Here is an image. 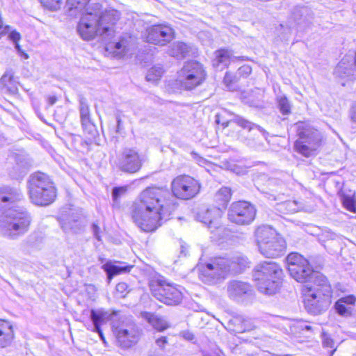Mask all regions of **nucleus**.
<instances>
[{
  "label": "nucleus",
  "mask_w": 356,
  "mask_h": 356,
  "mask_svg": "<svg viewBox=\"0 0 356 356\" xmlns=\"http://www.w3.org/2000/svg\"><path fill=\"white\" fill-rule=\"evenodd\" d=\"M227 260L229 266V273H241L249 264L247 257L241 255L234 257L231 259H227Z\"/></svg>",
  "instance_id": "31"
},
{
  "label": "nucleus",
  "mask_w": 356,
  "mask_h": 356,
  "mask_svg": "<svg viewBox=\"0 0 356 356\" xmlns=\"http://www.w3.org/2000/svg\"><path fill=\"white\" fill-rule=\"evenodd\" d=\"M227 296L235 301L243 302L253 295L252 286L247 282L232 280L227 285Z\"/></svg>",
  "instance_id": "18"
},
{
  "label": "nucleus",
  "mask_w": 356,
  "mask_h": 356,
  "mask_svg": "<svg viewBox=\"0 0 356 356\" xmlns=\"http://www.w3.org/2000/svg\"><path fill=\"white\" fill-rule=\"evenodd\" d=\"M230 323H232L234 325L233 330H234V332H235L236 333H243V332L248 331L249 327H246V328H245V327L243 326V316L234 317L233 319H232L230 321Z\"/></svg>",
  "instance_id": "36"
},
{
  "label": "nucleus",
  "mask_w": 356,
  "mask_h": 356,
  "mask_svg": "<svg viewBox=\"0 0 356 356\" xmlns=\"http://www.w3.org/2000/svg\"><path fill=\"white\" fill-rule=\"evenodd\" d=\"M354 65H355V67H356V53H355V56Z\"/></svg>",
  "instance_id": "59"
},
{
  "label": "nucleus",
  "mask_w": 356,
  "mask_h": 356,
  "mask_svg": "<svg viewBox=\"0 0 356 356\" xmlns=\"http://www.w3.org/2000/svg\"><path fill=\"white\" fill-rule=\"evenodd\" d=\"M356 69L353 64L348 62L346 58H343L334 69V74L341 78H347L353 80L355 76Z\"/></svg>",
  "instance_id": "25"
},
{
  "label": "nucleus",
  "mask_w": 356,
  "mask_h": 356,
  "mask_svg": "<svg viewBox=\"0 0 356 356\" xmlns=\"http://www.w3.org/2000/svg\"><path fill=\"white\" fill-rule=\"evenodd\" d=\"M116 120H117V130H116V131L117 132H120V130L121 129L122 120H121L120 116H117L116 117Z\"/></svg>",
  "instance_id": "58"
},
{
  "label": "nucleus",
  "mask_w": 356,
  "mask_h": 356,
  "mask_svg": "<svg viewBox=\"0 0 356 356\" xmlns=\"http://www.w3.org/2000/svg\"><path fill=\"white\" fill-rule=\"evenodd\" d=\"M44 7L51 10H56L60 8L61 0H39Z\"/></svg>",
  "instance_id": "41"
},
{
  "label": "nucleus",
  "mask_w": 356,
  "mask_h": 356,
  "mask_svg": "<svg viewBox=\"0 0 356 356\" xmlns=\"http://www.w3.org/2000/svg\"><path fill=\"white\" fill-rule=\"evenodd\" d=\"M299 138L295 143V148L302 155L309 157L314 154L322 140L321 133L309 124H298Z\"/></svg>",
  "instance_id": "8"
},
{
  "label": "nucleus",
  "mask_w": 356,
  "mask_h": 356,
  "mask_svg": "<svg viewBox=\"0 0 356 356\" xmlns=\"http://www.w3.org/2000/svg\"><path fill=\"white\" fill-rule=\"evenodd\" d=\"M255 237L259 250L264 257L276 258L284 253V240L270 227H259L255 232Z\"/></svg>",
  "instance_id": "6"
},
{
  "label": "nucleus",
  "mask_w": 356,
  "mask_h": 356,
  "mask_svg": "<svg viewBox=\"0 0 356 356\" xmlns=\"http://www.w3.org/2000/svg\"><path fill=\"white\" fill-rule=\"evenodd\" d=\"M181 335L182 337L188 340V341H192L193 339H194V335L193 333H191V332L189 331H184L181 332Z\"/></svg>",
  "instance_id": "54"
},
{
  "label": "nucleus",
  "mask_w": 356,
  "mask_h": 356,
  "mask_svg": "<svg viewBox=\"0 0 356 356\" xmlns=\"http://www.w3.org/2000/svg\"><path fill=\"white\" fill-rule=\"evenodd\" d=\"M140 316L158 331H163L170 327L164 318L155 314L143 312L140 313Z\"/></svg>",
  "instance_id": "26"
},
{
  "label": "nucleus",
  "mask_w": 356,
  "mask_h": 356,
  "mask_svg": "<svg viewBox=\"0 0 356 356\" xmlns=\"http://www.w3.org/2000/svg\"><path fill=\"white\" fill-rule=\"evenodd\" d=\"M29 237H28L26 239L22 241V243H20V248L21 249H22L23 250H24V249L25 248V247L29 245Z\"/></svg>",
  "instance_id": "57"
},
{
  "label": "nucleus",
  "mask_w": 356,
  "mask_h": 356,
  "mask_svg": "<svg viewBox=\"0 0 356 356\" xmlns=\"http://www.w3.org/2000/svg\"><path fill=\"white\" fill-rule=\"evenodd\" d=\"M342 200L343 205L348 210L353 211L355 209V202L351 197L343 195Z\"/></svg>",
  "instance_id": "44"
},
{
  "label": "nucleus",
  "mask_w": 356,
  "mask_h": 356,
  "mask_svg": "<svg viewBox=\"0 0 356 356\" xmlns=\"http://www.w3.org/2000/svg\"><path fill=\"white\" fill-rule=\"evenodd\" d=\"M238 80V77L237 74L233 75L230 72H226L223 82L227 89L229 90H233V84L236 82H237Z\"/></svg>",
  "instance_id": "40"
},
{
  "label": "nucleus",
  "mask_w": 356,
  "mask_h": 356,
  "mask_svg": "<svg viewBox=\"0 0 356 356\" xmlns=\"http://www.w3.org/2000/svg\"><path fill=\"white\" fill-rule=\"evenodd\" d=\"M23 199L21 190L16 187H0V233L10 240H17L29 232L32 222L31 213L24 208L13 209Z\"/></svg>",
  "instance_id": "2"
},
{
  "label": "nucleus",
  "mask_w": 356,
  "mask_h": 356,
  "mask_svg": "<svg viewBox=\"0 0 356 356\" xmlns=\"http://www.w3.org/2000/svg\"><path fill=\"white\" fill-rule=\"evenodd\" d=\"M351 120L353 122L356 123V105L353 107L351 114H350Z\"/></svg>",
  "instance_id": "56"
},
{
  "label": "nucleus",
  "mask_w": 356,
  "mask_h": 356,
  "mask_svg": "<svg viewBox=\"0 0 356 356\" xmlns=\"http://www.w3.org/2000/svg\"><path fill=\"white\" fill-rule=\"evenodd\" d=\"M172 195L165 188L149 187L139 197V202L134 211L136 225L144 232H153L161 226L162 220H167L176 208L175 197L190 200L200 189L197 180L189 175L176 177L171 183Z\"/></svg>",
  "instance_id": "1"
},
{
  "label": "nucleus",
  "mask_w": 356,
  "mask_h": 356,
  "mask_svg": "<svg viewBox=\"0 0 356 356\" xmlns=\"http://www.w3.org/2000/svg\"><path fill=\"white\" fill-rule=\"evenodd\" d=\"M192 47L182 42H175L169 47L168 54L170 56L182 59L190 55Z\"/></svg>",
  "instance_id": "28"
},
{
  "label": "nucleus",
  "mask_w": 356,
  "mask_h": 356,
  "mask_svg": "<svg viewBox=\"0 0 356 356\" xmlns=\"http://www.w3.org/2000/svg\"><path fill=\"white\" fill-rule=\"evenodd\" d=\"M90 0H67V6L71 15L81 14V17L86 13L88 7L94 4L88 5Z\"/></svg>",
  "instance_id": "29"
},
{
  "label": "nucleus",
  "mask_w": 356,
  "mask_h": 356,
  "mask_svg": "<svg viewBox=\"0 0 356 356\" xmlns=\"http://www.w3.org/2000/svg\"><path fill=\"white\" fill-rule=\"evenodd\" d=\"M229 266L227 258L214 257L207 262H200L196 268L202 282L216 284L225 278L229 273Z\"/></svg>",
  "instance_id": "7"
},
{
  "label": "nucleus",
  "mask_w": 356,
  "mask_h": 356,
  "mask_svg": "<svg viewBox=\"0 0 356 356\" xmlns=\"http://www.w3.org/2000/svg\"><path fill=\"white\" fill-rule=\"evenodd\" d=\"M21 34L17 31H13L8 35V40L15 44V48L19 53H22L21 46L18 44V42L21 40Z\"/></svg>",
  "instance_id": "39"
},
{
  "label": "nucleus",
  "mask_w": 356,
  "mask_h": 356,
  "mask_svg": "<svg viewBox=\"0 0 356 356\" xmlns=\"http://www.w3.org/2000/svg\"><path fill=\"white\" fill-rule=\"evenodd\" d=\"M256 209L254 206L245 201L234 202L228 211L229 220L238 225H248L254 219Z\"/></svg>",
  "instance_id": "13"
},
{
  "label": "nucleus",
  "mask_w": 356,
  "mask_h": 356,
  "mask_svg": "<svg viewBox=\"0 0 356 356\" xmlns=\"http://www.w3.org/2000/svg\"><path fill=\"white\" fill-rule=\"evenodd\" d=\"M283 277L281 267L275 262L264 261L257 264L253 277L258 290L266 295H273L280 289Z\"/></svg>",
  "instance_id": "5"
},
{
  "label": "nucleus",
  "mask_w": 356,
  "mask_h": 356,
  "mask_svg": "<svg viewBox=\"0 0 356 356\" xmlns=\"http://www.w3.org/2000/svg\"><path fill=\"white\" fill-rule=\"evenodd\" d=\"M277 102L280 111L283 115H287L291 112V105L285 96L278 97Z\"/></svg>",
  "instance_id": "37"
},
{
  "label": "nucleus",
  "mask_w": 356,
  "mask_h": 356,
  "mask_svg": "<svg viewBox=\"0 0 356 356\" xmlns=\"http://www.w3.org/2000/svg\"><path fill=\"white\" fill-rule=\"evenodd\" d=\"M309 13V10L307 8H296L293 15L294 19L296 21H298L299 19L297 18V15L302 16L303 15H306Z\"/></svg>",
  "instance_id": "49"
},
{
  "label": "nucleus",
  "mask_w": 356,
  "mask_h": 356,
  "mask_svg": "<svg viewBox=\"0 0 356 356\" xmlns=\"http://www.w3.org/2000/svg\"><path fill=\"white\" fill-rule=\"evenodd\" d=\"M115 165L121 171L133 174L141 168L143 159L136 149L125 148L118 155Z\"/></svg>",
  "instance_id": "14"
},
{
  "label": "nucleus",
  "mask_w": 356,
  "mask_h": 356,
  "mask_svg": "<svg viewBox=\"0 0 356 356\" xmlns=\"http://www.w3.org/2000/svg\"><path fill=\"white\" fill-rule=\"evenodd\" d=\"M173 30L170 26L156 24L147 29L145 38L147 42L163 46L173 39Z\"/></svg>",
  "instance_id": "17"
},
{
  "label": "nucleus",
  "mask_w": 356,
  "mask_h": 356,
  "mask_svg": "<svg viewBox=\"0 0 356 356\" xmlns=\"http://www.w3.org/2000/svg\"><path fill=\"white\" fill-rule=\"evenodd\" d=\"M1 83L11 92H15L17 89V81L14 76L12 70H7L1 78Z\"/></svg>",
  "instance_id": "33"
},
{
  "label": "nucleus",
  "mask_w": 356,
  "mask_h": 356,
  "mask_svg": "<svg viewBox=\"0 0 356 356\" xmlns=\"http://www.w3.org/2000/svg\"><path fill=\"white\" fill-rule=\"evenodd\" d=\"M92 233H93V236L98 241H101V236L99 235L100 228H99V227L96 223H93L92 225Z\"/></svg>",
  "instance_id": "50"
},
{
  "label": "nucleus",
  "mask_w": 356,
  "mask_h": 356,
  "mask_svg": "<svg viewBox=\"0 0 356 356\" xmlns=\"http://www.w3.org/2000/svg\"><path fill=\"white\" fill-rule=\"evenodd\" d=\"M120 13L115 9L102 11L99 3H94L86 10V13L80 19L77 31L86 40L93 39L100 35L106 41L113 34V26L120 19Z\"/></svg>",
  "instance_id": "3"
},
{
  "label": "nucleus",
  "mask_w": 356,
  "mask_h": 356,
  "mask_svg": "<svg viewBox=\"0 0 356 356\" xmlns=\"http://www.w3.org/2000/svg\"><path fill=\"white\" fill-rule=\"evenodd\" d=\"M243 326L245 327V328H246V327H248V331L252 330L254 327V325H253L251 319L245 318H243Z\"/></svg>",
  "instance_id": "53"
},
{
  "label": "nucleus",
  "mask_w": 356,
  "mask_h": 356,
  "mask_svg": "<svg viewBox=\"0 0 356 356\" xmlns=\"http://www.w3.org/2000/svg\"><path fill=\"white\" fill-rule=\"evenodd\" d=\"M323 345L325 348H330L331 350L330 352V356H332L334 353L337 350V346H335V342L333 339L330 337V334L323 333Z\"/></svg>",
  "instance_id": "38"
},
{
  "label": "nucleus",
  "mask_w": 356,
  "mask_h": 356,
  "mask_svg": "<svg viewBox=\"0 0 356 356\" xmlns=\"http://www.w3.org/2000/svg\"><path fill=\"white\" fill-rule=\"evenodd\" d=\"M28 184L29 193V195L33 194L35 197H38V191L42 189L46 190L47 193H50L48 194L49 195H51L52 185L54 184L46 174L38 172L31 175Z\"/></svg>",
  "instance_id": "19"
},
{
  "label": "nucleus",
  "mask_w": 356,
  "mask_h": 356,
  "mask_svg": "<svg viewBox=\"0 0 356 356\" xmlns=\"http://www.w3.org/2000/svg\"><path fill=\"white\" fill-rule=\"evenodd\" d=\"M163 73V70L161 66H154L148 70L146 75L147 81L155 83L158 81Z\"/></svg>",
  "instance_id": "35"
},
{
  "label": "nucleus",
  "mask_w": 356,
  "mask_h": 356,
  "mask_svg": "<svg viewBox=\"0 0 356 356\" xmlns=\"http://www.w3.org/2000/svg\"><path fill=\"white\" fill-rule=\"evenodd\" d=\"M294 330H300V331H310L312 330V327L307 325L306 323L303 321H299L295 323L292 327Z\"/></svg>",
  "instance_id": "46"
},
{
  "label": "nucleus",
  "mask_w": 356,
  "mask_h": 356,
  "mask_svg": "<svg viewBox=\"0 0 356 356\" xmlns=\"http://www.w3.org/2000/svg\"><path fill=\"white\" fill-rule=\"evenodd\" d=\"M222 210L220 207H213L198 213L197 218L198 220L205 224L213 232L221 228V218Z\"/></svg>",
  "instance_id": "20"
},
{
  "label": "nucleus",
  "mask_w": 356,
  "mask_h": 356,
  "mask_svg": "<svg viewBox=\"0 0 356 356\" xmlns=\"http://www.w3.org/2000/svg\"><path fill=\"white\" fill-rule=\"evenodd\" d=\"M116 293L120 298H124L130 291L129 287L125 282H120L115 287Z\"/></svg>",
  "instance_id": "42"
},
{
  "label": "nucleus",
  "mask_w": 356,
  "mask_h": 356,
  "mask_svg": "<svg viewBox=\"0 0 356 356\" xmlns=\"http://www.w3.org/2000/svg\"><path fill=\"white\" fill-rule=\"evenodd\" d=\"M205 78L203 65L195 60L186 62L178 72L179 81L186 90H192L201 85Z\"/></svg>",
  "instance_id": "10"
},
{
  "label": "nucleus",
  "mask_w": 356,
  "mask_h": 356,
  "mask_svg": "<svg viewBox=\"0 0 356 356\" xmlns=\"http://www.w3.org/2000/svg\"><path fill=\"white\" fill-rule=\"evenodd\" d=\"M127 191L126 186L121 187H115L113 189L112 196L114 201H117V200L122 195L124 194Z\"/></svg>",
  "instance_id": "45"
},
{
  "label": "nucleus",
  "mask_w": 356,
  "mask_h": 356,
  "mask_svg": "<svg viewBox=\"0 0 356 356\" xmlns=\"http://www.w3.org/2000/svg\"><path fill=\"white\" fill-rule=\"evenodd\" d=\"M232 191L228 187H222L220 188L215 195V201L218 206L223 211L227 207L229 202L231 200Z\"/></svg>",
  "instance_id": "30"
},
{
  "label": "nucleus",
  "mask_w": 356,
  "mask_h": 356,
  "mask_svg": "<svg viewBox=\"0 0 356 356\" xmlns=\"http://www.w3.org/2000/svg\"><path fill=\"white\" fill-rule=\"evenodd\" d=\"M215 58L212 60L214 67L221 69L227 67L230 62L245 60V56H235L233 51L227 49H220L215 51Z\"/></svg>",
  "instance_id": "21"
},
{
  "label": "nucleus",
  "mask_w": 356,
  "mask_h": 356,
  "mask_svg": "<svg viewBox=\"0 0 356 356\" xmlns=\"http://www.w3.org/2000/svg\"><path fill=\"white\" fill-rule=\"evenodd\" d=\"M339 300L342 301V302L344 304L353 305L356 300V298L353 296H348L341 298Z\"/></svg>",
  "instance_id": "51"
},
{
  "label": "nucleus",
  "mask_w": 356,
  "mask_h": 356,
  "mask_svg": "<svg viewBox=\"0 0 356 356\" xmlns=\"http://www.w3.org/2000/svg\"><path fill=\"white\" fill-rule=\"evenodd\" d=\"M102 268L106 273L109 283L114 276L130 272L133 266L119 261H108Z\"/></svg>",
  "instance_id": "23"
},
{
  "label": "nucleus",
  "mask_w": 356,
  "mask_h": 356,
  "mask_svg": "<svg viewBox=\"0 0 356 356\" xmlns=\"http://www.w3.org/2000/svg\"><path fill=\"white\" fill-rule=\"evenodd\" d=\"M113 332L116 337L119 346L129 348L136 344L140 337V331L137 326L130 323L120 326L113 325Z\"/></svg>",
  "instance_id": "15"
},
{
  "label": "nucleus",
  "mask_w": 356,
  "mask_h": 356,
  "mask_svg": "<svg viewBox=\"0 0 356 356\" xmlns=\"http://www.w3.org/2000/svg\"><path fill=\"white\" fill-rule=\"evenodd\" d=\"M152 293L157 300L168 305H177L182 300V293L175 284L158 279L150 285Z\"/></svg>",
  "instance_id": "11"
},
{
  "label": "nucleus",
  "mask_w": 356,
  "mask_h": 356,
  "mask_svg": "<svg viewBox=\"0 0 356 356\" xmlns=\"http://www.w3.org/2000/svg\"><path fill=\"white\" fill-rule=\"evenodd\" d=\"M58 220L62 229L66 233L77 234L85 226L84 216L75 209L63 212Z\"/></svg>",
  "instance_id": "16"
},
{
  "label": "nucleus",
  "mask_w": 356,
  "mask_h": 356,
  "mask_svg": "<svg viewBox=\"0 0 356 356\" xmlns=\"http://www.w3.org/2000/svg\"><path fill=\"white\" fill-rule=\"evenodd\" d=\"M46 190L44 189L38 191V197L33 196V194L29 195L30 200L35 205L38 206H47L51 204L56 197V190L54 185H52V193L51 195H49Z\"/></svg>",
  "instance_id": "27"
},
{
  "label": "nucleus",
  "mask_w": 356,
  "mask_h": 356,
  "mask_svg": "<svg viewBox=\"0 0 356 356\" xmlns=\"http://www.w3.org/2000/svg\"><path fill=\"white\" fill-rule=\"evenodd\" d=\"M335 309L337 313L340 315H346L348 312V309L345 306L344 303L339 300L335 304Z\"/></svg>",
  "instance_id": "47"
},
{
  "label": "nucleus",
  "mask_w": 356,
  "mask_h": 356,
  "mask_svg": "<svg viewBox=\"0 0 356 356\" xmlns=\"http://www.w3.org/2000/svg\"><path fill=\"white\" fill-rule=\"evenodd\" d=\"M305 307L314 315L325 312L331 304L332 291L330 284L323 275H317L316 284H307L302 286Z\"/></svg>",
  "instance_id": "4"
},
{
  "label": "nucleus",
  "mask_w": 356,
  "mask_h": 356,
  "mask_svg": "<svg viewBox=\"0 0 356 356\" xmlns=\"http://www.w3.org/2000/svg\"><path fill=\"white\" fill-rule=\"evenodd\" d=\"M287 268L290 275L298 282L306 283L313 281L316 284L318 272L313 270L308 260L301 254L296 252L289 254L286 257Z\"/></svg>",
  "instance_id": "9"
},
{
  "label": "nucleus",
  "mask_w": 356,
  "mask_h": 356,
  "mask_svg": "<svg viewBox=\"0 0 356 356\" xmlns=\"http://www.w3.org/2000/svg\"><path fill=\"white\" fill-rule=\"evenodd\" d=\"M115 48L116 50H121L123 51L124 49V40H122V41H120V42H115V43H109L107 44V47L106 49H113V48Z\"/></svg>",
  "instance_id": "48"
},
{
  "label": "nucleus",
  "mask_w": 356,
  "mask_h": 356,
  "mask_svg": "<svg viewBox=\"0 0 356 356\" xmlns=\"http://www.w3.org/2000/svg\"><path fill=\"white\" fill-rule=\"evenodd\" d=\"M90 317L92 322V325L90 327H88V330L98 333L101 339L104 341L105 339L101 326L108 320L110 314L108 312L103 309H91Z\"/></svg>",
  "instance_id": "22"
},
{
  "label": "nucleus",
  "mask_w": 356,
  "mask_h": 356,
  "mask_svg": "<svg viewBox=\"0 0 356 356\" xmlns=\"http://www.w3.org/2000/svg\"><path fill=\"white\" fill-rule=\"evenodd\" d=\"M14 339V331L12 324L0 319V348H5L12 343Z\"/></svg>",
  "instance_id": "24"
},
{
  "label": "nucleus",
  "mask_w": 356,
  "mask_h": 356,
  "mask_svg": "<svg viewBox=\"0 0 356 356\" xmlns=\"http://www.w3.org/2000/svg\"><path fill=\"white\" fill-rule=\"evenodd\" d=\"M252 72V67L248 65H245L241 67H240L238 69V71L236 72V74L238 77H247L248 75H250Z\"/></svg>",
  "instance_id": "43"
},
{
  "label": "nucleus",
  "mask_w": 356,
  "mask_h": 356,
  "mask_svg": "<svg viewBox=\"0 0 356 356\" xmlns=\"http://www.w3.org/2000/svg\"><path fill=\"white\" fill-rule=\"evenodd\" d=\"M49 105L52 106L57 102V97L56 96H49L47 98Z\"/></svg>",
  "instance_id": "55"
},
{
  "label": "nucleus",
  "mask_w": 356,
  "mask_h": 356,
  "mask_svg": "<svg viewBox=\"0 0 356 356\" xmlns=\"http://www.w3.org/2000/svg\"><path fill=\"white\" fill-rule=\"evenodd\" d=\"M280 211L289 213L298 212L302 208V204L296 200H288L279 204L278 205Z\"/></svg>",
  "instance_id": "34"
},
{
  "label": "nucleus",
  "mask_w": 356,
  "mask_h": 356,
  "mask_svg": "<svg viewBox=\"0 0 356 356\" xmlns=\"http://www.w3.org/2000/svg\"><path fill=\"white\" fill-rule=\"evenodd\" d=\"M168 343L167 337H161L156 340V344L161 348H163Z\"/></svg>",
  "instance_id": "52"
},
{
  "label": "nucleus",
  "mask_w": 356,
  "mask_h": 356,
  "mask_svg": "<svg viewBox=\"0 0 356 356\" xmlns=\"http://www.w3.org/2000/svg\"><path fill=\"white\" fill-rule=\"evenodd\" d=\"M79 112L83 127L92 126L90 118V108L87 99L83 96L79 97Z\"/></svg>",
  "instance_id": "32"
},
{
  "label": "nucleus",
  "mask_w": 356,
  "mask_h": 356,
  "mask_svg": "<svg viewBox=\"0 0 356 356\" xmlns=\"http://www.w3.org/2000/svg\"><path fill=\"white\" fill-rule=\"evenodd\" d=\"M232 122L242 129H247L250 133L243 140L247 146L257 150H262L264 148V140H266L268 133L262 127L239 115L235 116Z\"/></svg>",
  "instance_id": "12"
}]
</instances>
